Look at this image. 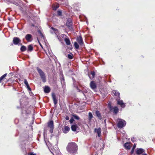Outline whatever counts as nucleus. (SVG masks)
Wrapping results in <instances>:
<instances>
[{
    "mask_svg": "<svg viewBox=\"0 0 155 155\" xmlns=\"http://www.w3.org/2000/svg\"><path fill=\"white\" fill-rule=\"evenodd\" d=\"M12 74V73H10L9 74H9Z\"/></svg>",
    "mask_w": 155,
    "mask_h": 155,
    "instance_id": "45",
    "label": "nucleus"
},
{
    "mask_svg": "<svg viewBox=\"0 0 155 155\" xmlns=\"http://www.w3.org/2000/svg\"><path fill=\"white\" fill-rule=\"evenodd\" d=\"M93 117V116L92 114L89 112L88 113V119L89 120H91L92 118Z\"/></svg>",
    "mask_w": 155,
    "mask_h": 155,
    "instance_id": "27",
    "label": "nucleus"
},
{
    "mask_svg": "<svg viewBox=\"0 0 155 155\" xmlns=\"http://www.w3.org/2000/svg\"><path fill=\"white\" fill-rule=\"evenodd\" d=\"M124 147L127 149L129 150L130 148V146L129 145V142H127L124 144Z\"/></svg>",
    "mask_w": 155,
    "mask_h": 155,
    "instance_id": "20",
    "label": "nucleus"
},
{
    "mask_svg": "<svg viewBox=\"0 0 155 155\" xmlns=\"http://www.w3.org/2000/svg\"><path fill=\"white\" fill-rule=\"evenodd\" d=\"M28 51L30 52L32 51L34 49V48L31 45H28Z\"/></svg>",
    "mask_w": 155,
    "mask_h": 155,
    "instance_id": "21",
    "label": "nucleus"
},
{
    "mask_svg": "<svg viewBox=\"0 0 155 155\" xmlns=\"http://www.w3.org/2000/svg\"><path fill=\"white\" fill-rule=\"evenodd\" d=\"M52 97L54 104L56 105L58 103V100L56 97V96L54 93H53L52 94Z\"/></svg>",
    "mask_w": 155,
    "mask_h": 155,
    "instance_id": "12",
    "label": "nucleus"
},
{
    "mask_svg": "<svg viewBox=\"0 0 155 155\" xmlns=\"http://www.w3.org/2000/svg\"><path fill=\"white\" fill-rule=\"evenodd\" d=\"M117 104L118 105H120L122 108L124 107L125 106V104L123 103L122 100H118L117 101Z\"/></svg>",
    "mask_w": 155,
    "mask_h": 155,
    "instance_id": "14",
    "label": "nucleus"
},
{
    "mask_svg": "<svg viewBox=\"0 0 155 155\" xmlns=\"http://www.w3.org/2000/svg\"><path fill=\"white\" fill-rule=\"evenodd\" d=\"M64 132L66 133L69 131L70 128L68 126H65L64 127Z\"/></svg>",
    "mask_w": 155,
    "mask_h": 155,
    "instance_id": "24",
    "label": "nucleus"
},
{
    "mask_svg": "<svg viewBox=\"0 0 155 155\" xmlns=\"http://www.w3.org/2000/svg\"><path fill=\"white\" fill-rule=\"evenodd\" d=\"M51 89L48 86H45L44 89V91L45 93H48L50 92Z\"/></svg>",
    "mask_w": 155,
    "mask_h": 155,
    "instance_id": "17",
    "label": "nucleus"
},
{
    "mask_svg": "<svg viewBox=\"0 0 155 155\" xmlns=\"http://www.w3.org/2000/svg\"><path fill=\"white\" fill-rule=\"evenodd\" d=\"M74 121V120L72 118H71L69 120V122L70 124H72Z\"/></svg>",
    "mask_w": 155,
    "mask_h": 155,
    "instance_id": "38",
    "label": "nucleus"
},
{
    "mask_svg": "<svg viewBox=\"0 0 155 155\" xmlns=\"http://www.w3.org/2000/svg\"><path fill=\"white\" fill-rule=\"evenodd\" d=\"M77 41L80 45L82 46L84 45L83 39L81 36H80L77 38Z\"/></svg>",
    "mask_w": 155,
    "mask_h": 155,
    "instance_id": "8",
    "label": "nucleus"
},
{
    "mask_svg": "<svg viewBox=\"0 0 155 155\" xmlns=\"http://www.w3.org/2000/svg\"><path fill=\"white\" fill-rule=\"evenodd\" d=\"M59 6L58 5H56L53 6V9L54 10H56L59 7Z\"/></svg>",
    "mask_w": 155,
    "mask_h": 155,
    "instance_id": "30",
    "label": "nucleus"
},
{
    "mask_svg": "<svg viewBox=\"0 0 155 155\" xmlns=\"http://www.w3.org/2000/svg\"><path fill=\"white\" fill-rule=\"evenodd\" d=\"M73 54H68L67 57L69 59H71L73 58Z\"/></svg>",
    "mask_w": 155,
    "mask_h": 155,
    "instance_id": "31",
    "label": "nucleus"
},
{
    "mask_svg": "<svg viewBox=\"0 0 155 155\" xmlns=\"http://www.w3.org/2000/svg\"><path fill=\"white\" fill-rule=\"evenodd\" d=\"M145 150L142 148H139L137 149L136 151V154L138 155H139L142 153H143L145 152Z\"/></svg>",
    "mask_w": 155,
    "mask_h": 155,
    "instance_id": "11",
    "label": "nucleus"
},
{
    "mask_svg": "<svg viewBox=\"0 0 155 155\" xmlns=\"http://www.w3.org/2000/svg\"><path fill=\"white\" fill-rule=\"evenodd\" d=\"M94 132L97 133L98 136L100 137L101 136V128L99 127L98 128H95L94 129Z\"/></svg>",
    "mask_w": 155,
    "mask_h": 155,
    "instance_id": "13",
    "label": "nucleus"
},
{
    "mask_svg": "<svg viewBox=\"0 0 155 155\" xmlns=\"http://www.w3.org/2000/svg\"><path fill=\"white\" fill-rule=\"evenodd\" d=\"M65 119L66 120H69V117L68 116H67L65 117Z\"/></svg>",
    "mask_w": 155,
    "mask_h": 155,
    "instance_id": "40",
    "label": "nucleus"
},
{
    "mask_svg": "<svg viewBox=\"0 0 155 155\" xmlns=\"http://www.w3.org/2000/svg\"><path fill=\"white\" fill-rule=\"evenodd\" d=\"M25 140H26V139H25V140H22V142H23V141H25Z\"/></svg>",
    "mask_w": 155,
    "mask_h": 155,
    "instance_id": "44",
    "label": "nucleus"
},
{
    "mask_svg": "<svg viewBox=\"0 0 155 155\" xmlns=\"http://www.w3.org/2000/svg\"><path fill=\"white\" fill-rule=\"evenodd\" d=\"M57 15L59 16H61L62 15V12L61 11L58 10L57 11Z\"/></svg>",
    "mask_w": 155,
    "mask_h": 155,
    "instance_id": "32",
    "label": "nucleus"
},
{
    "mask_svg": "<svg viewBox=\"0 0 155 155\" xmlns=\"http://www.w3.org/2000/svg\"><path fill=\"white\" fill-rule=\"evenodd\" d=\"M38 33L42 37H44V35H43V34H42V33L41 32V30H38Z\"/></svg>",
    "mask_w": 155,
    "mask_h": 155,
    "instance_id": "35",
    "label": "nucleus"
},
{
    "mask_svg": "<svg viewBox=\"0 0 155 155\" xmlns=\"http://www.w3.org/2000/svg\"><path fill=\"white\" fill-rule=\"evenodd\" d=\"M37 70L43 82L45 83L46 81V77L43 71L39 67H37Z\"/></svg>",
    "mask_w": 155,
    "mask_h": 155,
    "instance_id": "2",
    "label": "nucleus"
},
{
    "mask_svg": "<svg viewBox=\"0 0 155 155\" xmlns=\"http://www.w3.org/2000/svg\"><path fill=\"white\" fill-rule=\"evenodd\" d=\"M51 28L52 30L53 31H54V33L56 35H57L58 34V30L56 28H55L53 27H51Z\"/></svg>",
    "mask_w": 155,
    "mask_h": 155,
    "instance_id": "25",
    "label": "nucleus"
},
{
    "mask_svg": "<svg viewBox=\"0 0 155 155\" xmlns=\"http://www.w3.org/2000/svg\"><path fill=\"white\" fill-rule=\"evenodd\" d=\"M48 126L50 128V132L51 133L53 132V130L54 129V122L52 120H51L48 122Z\"/></svg>",
    "mask_w": 155,
    "mask_h": 155,
    "instance_id": "5",
    "label": "nucleus"
},
{
    "mask_svg": "<svg viewBox=\"0 0 155 155\" xmlns=\"http://www.w3.org/2000/svg\"><path fill=\"white\" fill-rule=\"evenodd\" d=\"M60 80L61 83L62 84L63 83L64 84L65 83V79L64 78V77L63 74L61 75Z\"/></svg>",
    "mask_w": 155,
    "mask_h": 155,
    "instance_id": "22",
    "label": "nucleus"
},
{
    "mask_svg": "<svg viewBox=\"0 0 155 155\" xmlns=\"http://www.w3.org/2000/svg\"><path fill=\"white\" fill-rule=\"evenodd\" d=\"M91 74L92 75L93 78H94L95 75V72L94 71H91Z\"/></svg>",
    "mask_w": 155,
    "mask_h": 155,
    "instance_id": "36",
    "label": "nucleus"
},
{
    "mask_svg": "<svg viewBox=\"0 0 155 155\" xmlns=\"http://www.w3.org/2000/svg\"><path fill=\"white\" fill-rule=\"evenodd\" d=\"M26 50V46L24 45L22 46L20 48V50L21 52H24Z\"/></svg>",
    "mask_w": 155,
    "mask_h": 155,
    "instance_id": "26",
    "label": "nucleus"
},
{
    "mask_svg": "<svg viewBox=\"0 0 155 155\" xmlns=\"http://www.w3.org/2000/svg\"><path fill=\"white\" fill-rule=\"evenodd\" d=\"M72 24V20L70 18H68L66 22V25L70 30H73Z\"/></svg>",
    "mask_w": 155,
    "mask_h": 155,
    "instance_id": "4",
    "label": "nucleus"
},
{
    "mask_svg": "<svg viewBox=\"0 0 155 155\" xmlns=\"http://www.w3.org/2000/svg\"><path fill=\"white\" fill-rule=\"evenodd\" d=\"M25 38L28 42L31 41L32 39V36L30 34H27L25 36Z\"/></svg>",
    "mask_w": 155,
    "mask_h": 155,
    "instance_id": "10",
    "label": "nucleus"
},
{
    "mask_svg": "<svg viewBox=\"0 0 155 155\" xmlns=\"http://www.w3.org/2000/svg\"><path fill=\"white\" fill-rule=\"evenodd\" d=\"M24 82L25 84L26 85V86H27L28 89L29 91H31V88H30V87L29 86V85L28 84V81H27V80L26 79H25Z\"/></svg>",
    "mask_w": 155,
    "mask_h": 155,
    "instance_id": "23",
    "label": "nucleus"
},
{
    "mask_svg": "<svg viewBox=\"0 0 155 155\" xmlns=\"http://www.w3.org/2000/svg\"><path fill=\"white\" fill-rule=\"evenodd\" d=\"M38 42L40 45L41 46V47H42V45H41V43H40V41H39L38 40Z\"/></svg>",
    "mask_w": 155,
    "mask_h": 155,
    "instance_id": "41",
    "label": "nucleus"
},
{
    "mask_svg": "<svg viewBox=\"0 0 155 155\" xmlns=\"http://www.w3.org/2000/svg\"><path fill=\"white\" fill-rule=\"evenodd\" d=\"M27 155H36V154L32 152H30L28 153Z\"/></svg>",
    "mask_w": 155,
    "mask_h": 155,
    "instance_id": "37",
    "label": "nucleus"
},
{
    "mask_svg": "<svg viewBox=\"0 0 155 155\" xmlns=\"http://www.w3.org/2000/svg\"><path fill=\"white\" fill-rule=\"evenodd\" d=\"M109 108L110 111L111 112L113 111L115 114H117L119 111L118 108L117 106H115L114 107H113L111 105H110L109 107Z\"/></svg>",
    "mask_w": 155,
    "mask_h": 155,
    "instance_id": "6",
    "label": "nucleus"
},
{
    "mask_svg": "<svg viewBox=\"0 0 155 155\" xmlns=\"http://www.w3.org/2000/svg\"><path fill=\"white\" fill-rule=\"evenodd\" d=\"M126 124V122L124 120L119 118L117 119V127L118 128H123Z\"/></svg>",
    "mask_w": 155,
    "mask_h": 155,
    "instance_id": "3",
    "label": "nucleus"
},
{
    "mask_svg": "<svg viewBox=\"0 0 155 155\" xmlns=\"http://www.w3.org/2000/svg\"><path fill=\"white\" fill-rule=\"evenodd\" d=\"M142 155H147L146 153H144L143 154H142Z\"/></svg>",
    "mask_w": 155,
    "mask_h": 155,
    "instance_id": "42",
    "label": "nucleus"
},
{
    "mask_svg": "<svg viewBox=\"0 0 155 155\" xmlns=\"http://www.w3.org/2000/svg\"><path fill=\"white\" fill-rule=\"evenodd\" d=\"M78 127V126L76 124L72 125L71 127L72 130L73 131H75Z\"/></svg>",
    "mask_w": 155,
    "mask_h": 155,
    "instance_id": "16",
    "label": "nucleus"
},
{
    "mask_svg": "<svg viewBox=\"0 0 155 155\" xmlns=\"http://www.w3.org/2000/svg\"><path fill=\"white\" fill-rule=\"evenodd\" d=\"M72 116L74 117V118L78 120L80 119L79 117L75 114L72 115Z\"/></svg>",
    "mask_w": 155,
    "mask_h": 155,
    "instance_id": "33",
    "label": "nucleus"
},
{
    "mask_svg": "<svg viewBox=\"0 0 155 155\" xmlns=\"http://www.w3.org/2000/svg\"><path fill=\"white\" fill-rule=\"evenodd\" d=\"M31 26L33 27H34V24H32Z\"/></svg>",
    "mask_w": 155,
    "mask_h": 155,
    "instance_id": "43",
    "label": "nucleus"
},
{
    "mask_svg": "<svg viewBox=\"0 0 155 155\" xmlns=\"http://www.w3.org/2000/svg\"><path fill=\"white\" fill-rule=\"evenodd\" d=\"M7 74L6 73L3 75L0 78V83L2 82L3 79L7 76Z\"/></svg>",
    "mask_w": 155,
    "mask_h": 155,
    "instance_id": "28",
    "label": "nucleus"
},
{
    "mask_svg": "<svg viewBox=\"0 0 155 155\" xmlns=\"http://www.w3.org/2000/svg\"><path fill=\"white\" fill-rule=\"evenodd\" d=\"M112 93L114 95L118 96L119 98L120 97V94L119 92L117 90H113L112 91Z\"/></svg>",
    "mask_w": 155,
    "mask_h": 155,
    "instance_id": "19",
    "label": "nucleus"
},
{
    "mask_svg": "<svg viewBox=\"0 0 155 155\" xmlns=\"http://www.w3.org/2000/svg\"><path fill=\"white\" fill-rule=\"evenodd\" d=\"M21 42V40L18 37H15L13 38V43L15 45H19Z\"/></svg>",
    "mask_w": 155,
    "mask_h": 155,
    "instance_id": "7",
    "label": "nucleus"
},
{
    "mask_svg": "<svg viewBox=\"0 0 155 155\" xmlns=\"http://www.w3.org/2000/svg\"><path fill=\"white\" fill-rule=\"evenodd\" d=\"M9 79H8V81H9Z\"/></svg>",
    "mask_w": 155,
    "mask_h": 155,
    "instance_id": "46",
    "label": "nucleus"
},
{
    "mask_svg": "<svg viewBox=\"0 0 155 155\" xmlns=\"http://www.w3.org/2000/svg\"><path fill=\"white\" fill-rule=\"evenodd\" d=\"M64 41L65 42L66 44L67 45H70V41L68 37H67L65 38L64 39Z\"/></svg>",
    "mask_w": 155,
    "mask_h": 155,
    "instance_id": "18",
    "label": "nucleus"
},
{
    "mask_svg": "<svg viewBox=\"0 0 155 155\" xmlns=\"http://www.w3.org/2000/svg\"><path fill=\"white\" fill-rule=\"evenodd\" d=\"M74 46L75 48L77 49H78L79 48V46L78 43L76 42H75L74 44Z\"/></svg>",
    "mask_w": 155,
    "mask_h": 155,
    "instance_id": "29",
    "label": "nucleus"
},
{
    "mask_svg": "<svg viewBox=\"0 0 155 155\" xmlns=\"http://www.w3.org/2000/svg\"><path fill=\"white\" fill-rule=\"evenodd\" d=\"M95 114L96 116L100 120L102 119V116L100 112L98 110H96L95 111Z\"/></svg>",
    "mask_w": 155,
    "mask_h": 155,
    "instance_id": "15",
    "label": "nucleus"
},
{
    "mask_svg": "<svg viewBox=\"0 0 155 155\" xmlns=\"http://www.w3.org/2000/svg\"><path fill=\"white\" fill-rule=\"evenodd\" d=\"M90 87L93 90H94L96 89L97 87L96 84L93 81H91L90 83Z\"/></svg>",
    "mask_w": 155,
    "mask_h": 155,
    "instance_id": "9",
    "label": "nucleus"
},
{
    "mask_svg": "<svg viewBox=\"0 0 155 155\" xmlns=\"http://www.w3.org/2000/svg\"><path fill=\"white\" fill-rule=\"evenodd\" d=\"M78 147V146L76 143L74 142H71L68 144L66 149L68 152L74 153L77 152Z\"/></svg>",
    "mask_w": 155,
    "mask_h": 155,
    "instance_id": "1",
    "label": "nucleus"
},
{
    "mask_svg": "<svg viewBox=\"0 0 155 155\" xmlns=\"http://www.w3.org/2000/svg\"><path fill=\"white\" fill-rule=\"evenodd\" d=\"M136 147V145L135 144H134V146H133V147L132 148V149L131 150V154H132V153H133L134 152V149Z\"/></svg>",
    "mask_w": 155,
    "mask_h": 155,
    "instance_id": "34",
    "label": "nucleus"
},
{
    "mask_svg": "<svg viewBox=\"0 0 155 155\" xmlns=\"http://www.w3.org/2000/svg\"><path fill=\"white\" fill-rule=\"evenodd\" d=\"M61 36L62 38H65L66 37H67L66 35L64 34H62L61 35Z\"/></svg>",
    "mask_w": 155,
    "mask_h": 155,
    "instance_id": "39",
    "label": "nucleus"
}]
</instances>
